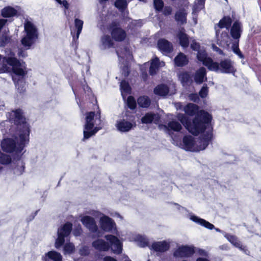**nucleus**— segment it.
I'll list each match as a JSON object with an SVG mask.
<instances>
[{
    "label": "nucleus",
    "mask_w": 261,
    "mask_h": 261,
    "mask_svg": "<svg viewBox=\"0 0 261 261\" xmlns=\"http://www.w3.org/2000/svg\"><path fill=\"white\" fill-rule=\"evenodd\" d=\"M165 128L169 133L171 130L179 132L182 128L181 124L175 119H172L167 123V125H164Z\"/></svg>",
    "instance_id": "a878e982"
},
{
    "label": "nucleus",
    "mask_w": 261,
    "mask_h": 261,
    "mask_svg": "<svg viewBox=\"0 0 261 261\" xmlns=\"http://www.w3.org/2000/svg\"><path fill=\"white\" fill-rule=\"evenodd\" d=\"M180 45L183 48H187L189 44V41L187 35L185 33L184 29H181L177 34Z\"/></svg>",
    "instance_id": "cd10ccee"
},
{
    "label": "nucleus",
    "mask_w": 261,
    "mask_h": 261,
    "mask_svg": "<svg viewBox=\"0 0 261 261\" xmlns=\"http://www.w3.org/2000/svg\"><path fill=\"white\" fill-rule=\"evenodd\" d=\"M9 155H6L0 151V163L3 164H8L11 162Z\"/></svg>",
    "instance_id": "49530a36"
},
{
    "label": "nucleus",
    "mask_w": 261,
    "mask_h": 261,
    "mask_svg": "<svg viewBox=\"0 0 261 261\" xmlns=\"http://www.w3.org/2000/svg\"><path fill=\"white\" fill-rule=\"evenodd\" d=\"M218 69L215 71H220L223 73H230L234 72L235 70L232 62L229 60H225L218 64Z\"/></svg>",
    "instance_id": "4468645a"
},
{
    "label": "nucleus",
    "mask_w": 261,
    "mask_h": 261,
    "mask_svg": "<svg viewBox=\"0 0 261 261\" xmlns=\"http://www.w3.org/2000/svg\"><path fill=\"white\" fill-rule=\"evenodd\" d=\"M184 111L186 114L190 116H193L196 114L195 118L200 112L204 111L203 110L198 111V106L193 103L188 104L184 108Z\"/></svg>",
    "instance_id": "bb28decb"
},
{
    "label": "nucleus",
    "mask_w": 261,
    "mask_h": 261,
    "mask_svg": "<svg viewBox=\"0 0 261 261\" xmlns=\"http://www.w3.org/2000/svg\"><path fill=\"white\" fill-rule=\"evenodd\" d=\"M232 49L234 53L237 55L241 59L244 58V56L239 48V40H236L232 45Z\"/></svg>",
    "instance_id": "c03bdc74"
},
{
    "label": "nucleus",
    "mask_w": 261,
    "mask_h": 261,
    "mask_svg": "<svg viewBox=\"0 0 261 261\" xmlns=\"http://www.w3.org/2000/svg\"><path fill=\"white\" fill-rule=\"evenodd\" d=\"M232 23L231 19L229 17H224L221 19L219 22L215 25L217 29L220 30L223 28L228 29Z\"/></svg>",
    "instance_id": "2f4dec72"
},
{
    "label": "nucleus",
    "mask_w": 261,
    "mask_h": 261,
    "mask_svg": "<svg viewBox=\"0 0 261 261\" xmlns=\"http://www.w3.org/2000/svg\"><path fill=\"white\" fill-rule=\"evenodd\" d=\"M165 65L163 61H160L157 57H155L151 61L149 73L151 75L155 74L160 67L164 66Z\"/></svg>",
    "instance_id": "4be33fe9"
},
{
    "label": "nucleus",
    "mask_w": 261,
    "mask_h": 261,
    "mask_svg": "<svg viewBox=\"0 0 261 261\" xmlns=\"http://www.w3.org/2000/svg\"><path fill=\"white\" fill-rule=\"evenodd\" d=\"M176 107L177 109H181V105L180 103H177L176 104Z\"/></svg>",
    "instance_id": "338daca9"
},
{
    "label": "nucleus",
    "mask_w": 261,
    "mask_h": 261,
    "mask_svg": "<svg viewBox=\"0 0 261 261\" xmlns=\"http://www.w3.org/2000/svg\"><path fill=\"white\" fill-rule=\"evenodd\" d=\"M179 79L183 86L188 84L190 81V74L186 72H181L178 75Z\"/></svg>",
    "instance_id": "58836bf2"
},
{
    "label": "nucleus",
    "mask_w": 261,
    "mask_h": 261,
    "mask_svg": "<svg viewBox=\"0 0 261 261\" xmlns=\"http://www.w3.org/2000/svg\"><path fill=\"white\" fill-rule=\"evenodd\" d=\"M159 119L160 116L158 114L148 113L142 118L141 121L143 123L145 124L151 122L157 123Z\"/></svg>",
    "instance_id": "393cba45"
},
{
    "label": "nucleus",
    "mask_w": 261,
    "mask_h": 261,
    "mask_svg": "<svg viewBox=\"0 0 261 261\" xmlns=\"http://www.w3.org/2000/svg\"><path fill=\"white\" fill-rule=\"evenodd\" d=\"M138 105L143 108H147L150 104V100L147 96H141L138 99Z\"/></svg>",
    "instance_id": "4c0bfd02"
},
{
    "label": "nucleus",
    "mask_w": 261,
    "mask_h": 261,
    "mask_svg": "<svg viewBox=\"0 0 261 261\" xmlns=\"http://www.w3.org/2000/svg\"><path fill=\"white\" fill-rule=\"evenodd\" d=\"M186 15L185 10H179L175 14V19L178 23L183 24L186 22Z\"/></svg>",
    "instance_id": "f704fd0d"
},
{
    "label": "nucleus",
    "mask_w": 261,
    "mask_h": 261,
    "mask_svg": "<svg viewBox=\"0 0 261 261\" xmlns=\"http://www.w3.org/2000/svg\"><path fill=\"white\" fill-rule=\"evenodd\" d=\"M131 240L136 242L138 245L141 247H146L148 245V239L144 236H141L140 234H134L132 236Z\"/></svg>",
    "instance_id": "c85d7f7f"
},
{
    "label": "nucleus",
    "mask_w": 261,
    "mask_h": 261,
    "mask_svg": "<svg viewBox=\"0 0 261 261\" xmlns=\"http://www.w3.org/2000/svg\"><path fill=\"white\" fill-rule=\"evenodd\" d=\"M172 12V9L170 7H166L164 9V14L166 15H168L171 14Z\"/></svg>",
    "instance_id": "5fc2aeb1"
},
{
    "label": "nucleus",
    "mask_w": 261,
    "mask_h": 261,
    "mask_svg": "<svg viewBox=\"0 0 261 261\" xmlns=\"http://www.w3.org/2000/svg\"><path fill=\"white\" fill-rule=\"evenodd\" d=\"M189 218L191 221L204 226L207 229H213L215 227L213 224L193 214L189 215Z\"/></svg>",
    "instance_id": "412c9836"
},
{
    "label": "nucleus",
    "mask_w": 261,
    "mask_h": 261,
    "mask_svg": "<svg viewBox=\"0 0 261 261\" xmlns=\"http://www.w3.org/2000/svg\"><path fill=\"white\" fill-rule=\"evenodd\" d=\"M18 9L19 8H18ZM18 10L8 6L2 10L1 14L4 17H11L16 15Z\"/></svg>",
    "instance_id": "c756f323"
},
{
    "label": "nucleus",
    "mask_w": 261,
    "mask_h": 261,
    "mask_svg": "<svg viewBox=\"0 0 261 261\" xmlns=\"http://www.w3.org/2000/svg\"><path fill=\"white\" fill-rule=\"evenodd\" d=\"M12 71L14 75L13 80L15 86L19 92L24 90L25 83L23 77L27 74L25 64L20 62L16 57L15 54L11 48H7L3 58L2 64L0 66V72Z\"/></svg>",
    "instance_id": "7ed1b4c3"
},
{
    "label": "nucleus",
    "mask_w": 261,
    "mask_h": 261,
    "mask_svg": "<svg viewBox=\"0 0 261 261\" xmlns=\"http://www.w3.org/2000/svg\"><path fill=\"white\" fill-rule=\"evenodd\" d=\"M191 48L195 51H197L198 52L200 49H202V48H201V47L198 43H197L195 40H193L191 41Z\"/></svg>",
    "instance_id": "3c124183"
},
{
    "label": "nucleus",
    "mask_w": 261,
    "mask_h": 261,
    "mask_svg": "<svg viewBox=\"0 0 261 261\" xmlns=\"http://www.w3.org/2000/svg\"><path fill=\"white\" fill-rule=\"evenodd\" d=\"M89 214L95 218H99L100 228L106 232H113L116 230V225L114 221L109 217L97 211H91Z\"/></svg>",
    "instance_id": "0eeeda50"
},
{
    "label": "nucleus",
    "mask_w": 261,
    "mask_h": 261,
    "mask_svg": "<svg viewBox=\"0 0 261 261\" xmlns=\"http://www.w3.org/2000/svg\"><path fill=\"white\" fill-rule=\"evenodd\" d=\"M83 21L78 18L74 19V28L76 31V39L79 38V35L81 33L83 26Z\"/></svg>",
    "instance_id": "e433bc0d"
},
{
    "label": "nucleus",
    "mask_w": 261,
    "mask_h": 261,
    "mask_svg": "<svg viewBox=\"0 0 261 261\" xmlns=\"http://www.w3.org/2000/svg\"><path fill=\"white\" fill-rule=\"evenodd\" d=\"M197 251L198 253L199 254V255H200L205 256H206L207 255V252L203 249H197Z\"/></svg>",
    "instance_id": "6e6d98bb"
},
{
    "label": "nucleus",
    "mask_w": 261,
    "mask_h": 261,
    "mask_svg": "<svg viewBox=\"0 0 261 261\" xmlns=\"http://www.w3.org/2000/svg\"><path fill=\"white\" fill-rule=\"evenodd\" d=\"M189 99L196 102L199 100V97L197 94H191L189 95Z\"/></svg>",
    "instance_id": "864d4df0"
},
{
    "label": "nucleus",
    "mask_w": 261,
    "mask_h": 261,
    "mask_svg": "<svg viewBox=\"0 0 261 261\" xmlns=\"http://www.w3.org/2000/svg\"><path fill=\"white\" fill-rule=\"evenodd\" d=\"M5 33L0 37V46H5L9 43L11 40V37L7 34L6 30H5Z\"/></svg>",
    "instance_id": "a19ab883"
},
{
    "label": "nucleus",
    "mask_w": 261,
    "mask_h": 261,
    "mask_svg": "<svg viewBox=\"0 0 261 261\" xmlns=\"http://www.w3.org/2000/svg\"><path fill=\"white\" fill-rule=\"evenodd\" d=\"M120 90L121 95L123 99H125L126 96L130 92V87L127 82L123 81L120 83Z\"/></svg>",
    "instance_id": "72a5a7b5"
},
{
    "label": "nucleus",
    "mask_w": 261,
    "mask_h": 261,
    "mask_svg": "<svg viewBox=\"0 0 261 261\" xmlns=\"http://www.w3.org/2000/svg\"><path fill=\"white\" fill-rule=\"evenodd\" d=\"M114 45V43L109 35H103L100 39L99 48L101 50L108 49Z\"/></svg>",
    "instance_id": "b1692460"
},
{
    "label": "nucleus",
    "mask_w": 261,
    "mask_h": 261,
    "mask_svg": "<svg viewBox=\"0 0 261 261\" xmlns=\"http://www.w3.org/2000/svg\"><path fill=\"white\" fill-rule=\"evenodd\" d=\"M196 261H210L208 259L204 257H198Z\"/></svg>",
    "instance_id": "0e129e2a"
},
{
    "label": "nucleus",
    "mask_w": 261,
    "mask_h": 261,
    "mask_svg": "<svg viewBox=\"0 0 261 261\" xmlns=\"http://www.w3.org/2000/svg\"><path fill=\"white\" fill-rule=\"evenodd\" d=\"M7 22V20L5 19H0V31L2 30V29L5 26L6 23Z\"/></svg>",
    "instance_id": "bf43d9fd"
},
{
    "label": "nucleus",
    "mask_w": 261,
    "mask_h": 261,
    "mask_svg": "<svg viewBox=\"0 0 261 261\" xmlns=\"http://www.w3.org/2000/svg\"><path fill=\"white\" fill-rule=\"evenodd\" d=\"M177 119L193 135L202 134V137L197 139L191 136L183 138V148L191 151H199L204 149L209 144L212 135V116L207 112L201 111L192 122L182 114H178Z\"/></svg>",
    "instance_id": "f257e3e1"
},
{
    "label": "nucleus",
    "mask_w": 261,
    "mask_h": 261,
    "mask_svg": "<svg viewBox=\"0 0 261 261\" xmlns=\"http://www.w3.org/2000/svg\"><path fill=\"white\" fill-rule=\"evenodd\" d=\"M10 119L17 125L15 135V141L12 138L4 139L1 146L4 151L20 152L29 141L30 127L26 122L22 112L20 109L13 111L10 113Z\"/></svg>",
    "instance_id": "f03ea898"
},
{
    "label": "nucleus",
    "mask_w": 261,
    "mask_h": 261,
    "mask_svg": "<svg viewBox=\"0 0 261 261\" xmlns=\"http://www.w3.org/2000/svg\"><path fill=\"white\" fill-rule=\"evenodd\" d=\"M115 5L120 11H123L126 7L127 3L125 0H117L115 3Z\"/></svg>",
    "instance_id": "a18cd8bd"
},
{
    "label": "nucleus",
    "mask_w": 261,
    "mask_h": 261,
    "mask_svg": "<svg viewBox=\"0 0 261 261\" xmlns=\"http://www.w3.org/2000/svg\"><path fill=\"white\" fill-rule=\"evenodd\" d=\"M242 32V25L238 21H235L230 29V35L231 37L236 40H239Z\"/></svg>",
    "instance_id": "a211bd4d"
},
{
    "label": "nucleus",
    "mask_w": 261,
    "mask_h": 261,
    "mask_svg": "<svg viewBox=\"0 0 261 261\" xmlns=\"http://www.w3.org/2000/svg\"><path fill=\"white\" fill-rule=\"evenodd\" d=\"M103 261H117L114 258L111 256H106L104 257Z\"/></svg>",
    "instance_id": "680f3d73"
},
{
    "label": "nucleus",
    "mask_w": 261,
    "mask_h": 261,
    "mask_svg": "<svg viewBox=\"0 0 261 261\" xmlns=\"http://www.w3.org/2000/svg\"><path fill=\"white\" fill-rule=\"evenodd\" d=\"M136 125L135 122H130L124 119H120L117 120L115 124L117 129L121 133L129 132L135 127Z\"/></svg>",
    "instance_id": "9b49d317"
},
{
    "label": "nucleus",
    "mask_w": 261,
    "mask_h": 261,
    "mask_svg": "<svg viewBox=\"0 0 261 261\" xmlns=\"http://www.w3.org/2000/svg\"><path fill=\"white\" fill-rule=\"evenodd\" d=\"M24 169L23 163L21 161L19 160L17 162V167L14 169V173L17 175H20L23 173Z\"/></svg>",
    "instance_id": "79ce46f5"
},
{
    "label": "nucleus",
    "mask_w": 261,
    "mask_h": 261,
    "mask_svg": "<svg viewBox=\"0 0 261 261\" xmlns=\"http://www.w3.org/2000/svg\"><path fill=\"white\" fill-rule=\"evenodd\" d=\"M188 59L183 53H179L174 59V62L177 66H183L188 63Z\"/></svg>",
    "instance_id": "7c9ffc66"
},
{
    "label": "nucleus",
    "mask_w": 261,
    "mask_h": 261,
    "mask_svg": "<svg viewBox=\"0 0 261 261\" xmlns=\"http://www.w3.org/2000/svg\"><path fill=\"white\" fill-rule=\"evenodd\" d=\"M82 231L81 227H80L79 228H77L76 230H74L73 232V234L75 236H79Z\"/></svg>",
    "instance_id": "052dcab7"
},
{
    "label": "nucleus",
    "mask_w": 261,
    "mask_h": 261,
    "mask_svg": "<svg viewBox=\"0 0 261 261\" xmlns=\"http://www.w3.org/2000/svg\"><path fill=\"white\" fill-rule=\"evenodd\" d=\"M24 29L25 34L21 40V43L27 49H29L37 40L38 32L35 25L29 20L24 22Z\"/></svg>",
    "instance_id": "423d86ee"
},
{
    "label": "nucleus",
    "mask_w": 261,
    "mask_h": 261,
    "mask_svg": "<svg viewBox=\"0 0 261 261\" xmlns=\"http://www.w3.org/2000/svg\"><path fill=\"white\" fill-rule=\"evenodd\" d=\"M57 2L60 5H62L66 9L68 8L69 4L67 1L63 0V1H62L61 0H60V1H57Z\"/></svg>",
    "instance_id": "4d7b16f0"
},
{
    "label": "nucleus",
    "mask_w": 261,
    "mask_h": 261,
    "mask_svg": "<svg viewBox=\"0 0 261 261\" xmlns=\"http://www.w3.org/2000/svg\"><path fill=\"white\" fill-rule=\"evenodd\" d=\"M220 248L223 250H227V246L226 245H222Z\"/></svg>",
    "instance_id": "69168bd1"
},
{
    "label": "nucleus",
    "mask_w": 261,
    "mask_h": 261,
    "mask_svg": "<svg viewBox=\"0 0 261 261\" xmlns=\"http://www.w3.org/2000/svg\"><path fill=\"white\" fill-rule=\"evenodd\" d=\"M75 250V247L73 243L68 242L66 243L63 248L64 254H70L72 253Z\"/></svg>",
    "instance_id": "ea45409f"
},
{
    "label": "nucleus",
    "mask_w": 261,
    "mask_h": 261,
    "mask_svg": "<svg viewBox=\"0 0 261 261\" xmlns=\"http://www.w3.org/2000/svg\"><path fill=\"white\" fill-rule=\"evenodd\" d=\"M103 127L99 112H87L85 114L83 140L88 139Z\"/></svg>",
    "instance_id": "20e7f679"
},
{
    "label": "nucleus",
    "mask_w": 261,
    "mask_h": 261,
    "mask_svg": "<svg viewBox=\"0 0 261 261\" xmlns=\"http://www.w3.org/2000/svg\"><path fill=\"white\" fill-rule=\"evenodd\" d=\"M18 55L20 57L24 58L27 56V54L24 50L21 49L19 50Z\"/></svg>",
    "instance_id": "13d9d810"
},
{
    "label": "nucleus",
    "mask_w": 261,
    "mask_h": 261,
    "mask_svg": "<svg viewBox=\"0 0 261 261\" xmlns=\"http://www.w3.org/2000/svg\"><path fill=\"white\" fill-rule=\"evenodd\" d=\"M43 261H62V256L60 253L56 251H50L44 254Z\"/></svg>",
    "instance_id": "6ab92c4d"
},
{
    "label": "nucleus",
    "mask_w": 261,
    "mask_h": 261,
    "mask_svg": "<svg viewBox=\"0 0 261 261\" xmlns=\"http://www.w3.org/2000/svg\"><path fill=\"white\" fill-rule=\"evenodd\" d=\"M81 221L83 224L92 232H96L98 227L94 219L89 216H81Z\"/></svg>",
    "instance_id": "ddd939ff"
},
{
    "label": "nucleus",
    "mask_w": 261,
    "mask_h": 261,
    "mask_svg": "<svg viewBox=\"0 0 261 261\" xmlns=\"http://www.w3.org/2000/svg\"><path fill=\"white\" fill-rule=\"evenodd\" d=\"M206 80V70L204 67H201L196 71L194 75V80L196 84H200Z\"/></svg>",
    "instance_id": "5701e85b"
},
{
    "label": "nucleus",
    "mask_w": 261,
    "mask_h": 261,
    "mask_svg": "<svg viewBox=\"0 0 261 261\" xmlns=\"http://www.w3.org/2000/svg\"><path fill=\"white\" fill-rule=\"evenodd\" d=\"M162 0H154V6L156 10L160 11L163 7Z\"/></svg>",
    "instance_id": "8fccbe9b"
},
{
    "label": "nucleus",
    "mask_w": 261,
    "mask_h": 261,
    "mask_svg": "<svg viewBox=\"0 0 261 261\" xmlns=\"http://www.w3.org/2000/svg\"><path fill=\"white\" fill-rule=\"evenodd\" d=\"M197 59L202 62L210 70H217L218 69V63L214 62L211 58H207L205 51L203 48L199 50L197 55Z\"/></svg>",
    "instance_id": "1a4fd4ad"
},
{
    "label": "nucleus",
    "mask_w": 261,
    "mask_h": 261,
    "mask_svg": "<svg viewBox=\"0 0 261 261\" xmlns=\"http://www.w3.org/2000/svg\"><path fill=\"white\" fill-rule=\"evenodd\" d=\"M127 103L128 107L131 109H135L136 106V100L132 96H129L127 98Z\"/></svg>",
    "instance_id": "de8ad7c7"
},
{
    "label": "nucleus",
    "mask_w": 261,
    "mask_h": 261,
    "mask_svg": "<svg viewBox=\"0 0 261 261\" xmlns=\"http://www.w3.org/2000/svg\"><path fill=\"white\" fill-rule=\"evenodd\" d=\"M193 246L181 245L177 248L173 252V256L176 258H188L195 253Z\"/></svg>",
    "instance_id": "9d476101"
},
{
    "label": "nucleus",
    "mask_w": 261,
    "mask_h": 261,
    "mask_svg": "<svg viewBox=\"0 0 261 261\" xmlns=\"http://www.w3.org/2000/svg\"><path fill=\"white\" fill-rule=\"evenodd\" d=\"M106 240L109 242L110 245L102 239H97L92 243V247L97 250L100 251H107L111 247L114 253L119 254L122 250V243L115 236L107 235L105 236Z\"/></svg>",
    "instance_id": "39448f33"
},
{
    "label": "nucleus",
    "mask_w": 261,
    "mask_h": 261,
    "mask_svg": "<svg viewBox=\"0 0 261 261\" xmlns=\"http://www.w3.org/2000/svg\"><path fill=\"white\" fill-rule=\"evenodd\" d=\"M208 92V87L206 85H204L199 92V96L201 98H204L207 96Z\"/></svg>",
    "instance_id": "09e8293b"
},
{
    "label": "nucleus",
    "mask_w": 261,
    "mask_h": 261,
    "mask_svg": "<svg viewBox=\"0 0 261 261\" xmlns=\"http://www.w3.org/2000/svg\"><path fill=\"white\" fill-rule=\"evenodd\" d=\"M80 254L82 255H87L89 254L90 251L89 247L87 246L82 247L79 250Z\"/></svg>",
    "instance_id": "603ef678"
},
{
    "label": "nucleus",
    "mask_w": 261,
    "mask_h": 261,
    "mask_svg": "<svg viewBox=\"0 0 261 261\" xmlns=\"http://www.w3.org/2000/svg\"><path fill=\"white\" fill-rule=\"evenodd\" d=\"M217 40V43L221 46L228 47L230 43V39L228 33L225 31H221L215 27Z\"/></svg>",
    "instance_id": "f8f14e48"
},
{
    "label": "nucleus",
    "mask_w": 261,
    "mask_h": 261,
    "mask_svg": "<svg viewBox=\"0 0 261 261\" xmlns=\"http://www.w3.org/2000/svg\"><path fill=\"white\" fill-rule=\"evenodd\" d=\"M72 226L71 223H66L58 229V238L55 243V246L56 248H59L63 245L65 242V238L68 236L71 232Z\"/></svg>",
    "instance_id": "6e6552de"
},
{
    "label": "nucleus",
    "mask_w": 261,
    "mask_h": 261,
    "mask_svg": "<svg viewBox=\"0 0 261 261\" xmlns=\"http://www.w3.org/2000/svg\"><path fill=\"white\" fill-rule=\"evenodd\" d=\"M154 92L156 95L164 96L168 93L169 89L165 85H160L154 88Z\"/></svg>",
    "instance_id": "473e14b6"
},
{
    "label": "nucleus",
    "mask_w": 261,
    "mask_h": 261,
    "mask_svg": "<svg viewBox=\"0 0 261 261\" xmlns=\"http://www.w3.org/2000/svg\"><path fill=\"white\" fill-rule=\"evenodd\" d=\"M158 47L160 50L163 53H168L172 49V45L168 40L161 39L158 42Z\"/></svg>",
    "instance_id": "aec40b11"
},
{
    "label": "nucleus",
    "mask_w": 261,
    "mask_h": 261,
    "mask_svg": "<svg viewBox=\"0 0 261 261\" xmlns=\"http://www.w3.org/2000/svg\"><path fill=\"white\" fill-rule=\"evenodd\" d=\"M213 49L214 50L218 52L219 54H223V51H222V50L219 48L218 47L216 46H213Z\"/></svg>",
    "instance_id": "e2e57ef3"
},
{
    "label": "nucleus",
    "mask_w": 261,
    "mask_h": 261,
    "mask_svg": "<svg viewBox=\"0 0 261 261\" xmlns=\"http://www.w3.org/2000/svg\"><path fill=\"white\" fill-rule=\"evenodd\" d=\"M116 52L119 59H125L126 60H129L132 59V54L126 48L121 50L117 49Z\"/></svg>",
    "instance_id": "c9c22d12"
},
{
    "label": "nucleus",
    "mask_w": 261,
    "mask_h": 261,
    "mask_svg": "<svg viewBox=\"0 0 261 261\" xmlns=\"http://www.w3.org/2000/svg\"><path fill=\"white\" fill-rule=\"evenodd\" d=\"M205 0H197L193 7V13H196L204 8Z\"/></svg>",
    "instance_id": "37998d69"
},
{
    "label": "nucleus",
    "mask_w": 261,
    "mask_h": 261,
    "mask_svg": "<svg viewBox=\"0 0 261 261\" xmlns=\"http://www.w3.org/2000/svg\"><path fill=\"white\" fill-rule=\"evenodd\" d=\"M225 237L228 241L236 247L239 248L241 250L243 251L245 254H248L249 251L246 249L245 246H243L241 243L238 240V238L234 236L229 234L226 233L224 235Z\"/></svg>",
    "instance_id": "f3484780"
},
{
    "label": "nucleus",
    "mask_w": 261,
    "mask_h": 261,
    "mask_svg": "<svg viewBox=\"0 0 261 261\" xmlns=\"http://www.w3.org/2000/svg\"><path fill=\"white\" fill-rule=\"evenodd\" d=\"M108 1V0H99V2L101 4H103L106 2Z\"/></svg>",
    "instance_id": "774afa93"
},
{
    "label": "nucleus",
    "mask_w": 261,
    "mask_h": 261,
    "mask_svg": "<svg viewBox=\"0 0 261 261\" xmlns=\"http://www.w3.org/2000/svg\"><path fill=\"white\" fill-rule=\"evenodd\" d=\"M170 242L169 241H163L153 243L150 249L156 252H164L169 249Z\"/></svg>",
    "instance_id": "dca6fc26"
},
{
    "label": "nucleus",
    "mask_w": 261,
    "mask_h": 261,
    "mask_svg": "<svg viewBox=\"0 0 261 261\" xmlns=\"http://www.w3.org/2000/svg\"><path fill=\"white\" fill-rule=\"evenodd\" d=\"M111 35L112 38L117 41L123 40L126 36V32L122 28L117 27H114L112 29Z\"/></svg>",
    "instance_id": "2eb2a0df"
}]
</instances>
